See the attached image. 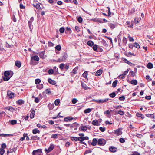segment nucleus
<instances>
[{"label":"nucleus","instance_id":"1","mask_svg":"<svg viewBox=\"0 0 155 155\" xmlns=\"http://www.w3.org/2000/svg\"><path fill=\"white\" fill-rule=\"evenodd\" d=\"M54 147V146L53 144H50L48 149H45V150L46 153H48L51 152Z\"/></svg>","mask_w":155,"mask_h":155},{"label":"nucleus","instance_id":"2","mask_svg":"<svg viewBox=\"0 0 155 155\" xmlns=\"http://www.w3.org/2000/svg\"><path fill=\"white\" fill-rule=\"evenodd\" d=\"M106 143V141L103 139H99L98 140V144L99 145L104 146Z\"/></svg>","mask_w":155,"mask_h":155},{"label":"nucleus","instance_id":"3","mask_svg":"<svg viewBox=\"0 0 155 155\" xmlns=\"http://www.w3.org/2000/svg\"><path fill=\"white\" fill-rule=\"evenodd\" d=\"M108 98H106L104 99H100L98 100H96L94 99H93L92 100V101L94 102H97L98 103H103L104 102H107L108 101Z\"/></svg>","mask_w":155,"mask_h":155},{"label":"nucleus","instance_id":"4","mask_svg":"<svg viewBox=\"0 0 155 155\" xmlns=\"http://www.w3.org/2000/svg\"><path fill=\"white\" fill-rule=\"evenodd\" d=\"M42 153L41 149H38L34 150L32 153V155H41Z\"/></svg>","mask_w":155,"mask_h":155},{"label":"nucleus","instance_id":"5","mask_svg":"<svg viewBox=\"0 0 155 155\" xmlns=\"http://www.w3.org/2000/svg\"><path fill=\"white\" fill-rule=\"evenodd\" d=\"M128 71L129 70L127 69V70L125 71L122 75L119 76L118 77V78L120 79L124 78H125V75L127 74Z\"/></svg>","mask_w":155,"mask_h":155},{"label":"nucleus","instance_id":"6","mask_svg":"<svg viewBox=\"0 0 155 155\" xmlns=\"http://www.w3.org/2000/svg\"><path fill=\"white\" fill-rule=\"evenodd\" d=\"M7 95L8 96L9 98H13L14 97V93L11 92L10 91H7Z\"/></svg>","mask_w":155,"mask_h":155},{"label":"nucleus","instance_id":"7","mask_svg":"<svg viewBox=\"0 0 155 155\" xmlns=\"http://www.w3.org/2000/svg\"><path fill=\"white\" fill-rule=\"evenodd\" d=\"M12 75H11L10 76L4 75V76L2 77V78L4 81H7L10 79Z\"/></svg>","mask_w":155,"mask_h":155},{"label":"nucleus","instance_id":"8","mask_svg":"<svg viewBox=\"0 0 155 155\" xmlns=\"http://www.w3.org/2000/svg\"><path fill=\"white\" fill-rule=\"evenodd\" d=\"M48 81L50 84L53 85H54L56 83L55 81L52 80L51 78L48 79Z\"/></svg>","mask_w":155,"mask_h":155},{"label":"nucleus","instance_id":"9","mask_svg":"<svg viewBox=\"0 0 155 155\" xmlns=\"http://www.w3.org/2000/svg\"><path fill=\"white\" fill-rule=\"evenodd\" d=\"M25 101L22 99H19L16 101V103L20 105H21L24 103Z\"/></svg>","mask_w":155,"mask_h":155},{"label":"nucleus","instance_id":"10","mask_svg":"<svg viewBox=\"0 0 155 155\" xmlns=\"http://www.w3.org/2000/svg\"><path fill=\"white\" fill-rule=\"evenodd\" d=\"M122 132L119 129H117L115 130V134L117 136L120 135L121 134Z\"/></svg>","mask_w":155,"mask_h":155},{"label":"nucleus","instance_id":"11","mask_svg":"<svg viewBox=\"0 0 155 155\" xmlns=\"http://www.w3.org/2000/svg\"><path fill=\"white\" fill-rule=\"evenodd\" d=\"M97 142L98 143V141L97 139L96 138H94L93 139L91 144L94 146H95L96 145Z\"/></svg>","mask_w":155,"mask_h":155},{"label":"nucleus","instance_id":"12","mask_svg":"<svg viewBox=\"0 0 155 155\" xmlns=\"http://www.w3.org/2000/svg\"><path fill=\"white\" fill-rule=\"evenodd\" d=\"M31 60H34L35 61H38L39 60V58L38 56L35 55L31 57Z\"/></svg>","mask_w":155,"mask_h":155},{"label":"nucleus","instance_id":"13","mask_svg":"<svg viewBox=\"0 0 155 155\" xmlns=\"http://www.w3.org/2000/svg\"><path fill=\"white\" fill-rule=\"evenodd\" d=\"M102 71V70L101 69H99L97 70L95 74V75L96 76H99L101 74Z\"/></svg>","mask_w":155,"mask_h":155},{"label":"nucleus","instance_id":"14","mask_svg":"<svg viewBox=\"0 0 155 155\" xmlns=\"http://www.w3.org/2000/svg\"><path fill=\"white\" fill-rule=\"evenodd\" d=\"M33 5L34 7H35L36 8L38 9H40L41 8L38 3H33Z\"/></svg>","mask_w":155,"mask_h":155},{"label":"nucleus","instance_id":"15","mask_svg":"<svg viewBox=\"0 0 155 155\" xmlns=\"http://www.w3.org/2000/svg\"><path fill=\"white\" fill-rule=\"evenodd\" d=\"M116 148L113 146H111L109 148L110 150L112 152H115L116 151Z\"/></svg>","mask_w":155,"mask_h":155},{"label":"nucleus","instance_id":"16","mask_svg":"<svg viewBox=\"0 0 155 155\" xmlns=\"http://www.w3.org/2000/svg\"><path fill=\"white\" fill-rule=\"evenodd\" d=\"M15 65L16 66L19 68L21 66V63L19 61H16L15 62Z\"/></svg>","mask_w":155,"mask_h":155},{"label":"nucleus","instance_id":"17","mask_svg":"<svg viewBox=\"0 0 155 155\" xmlns=\"http://www.w3.org/2000/svg\"><path fill=\"white\" fill-rule=\"evenodd\" d=\"M80 128L81 130L85 131L87 130V127L86 126H81Z\"/></svg>","mask_w":155,"mask_h":155},{"label":"nucleus","instance_id":"18","mask_svg":"<svg viewBox=\"0 0 155 155\" xmlns=\"http://www.w3.org/2000/svg\"><path fill=\"white\" fill-rule=\"evenodd\" d=\"M136 116L138 117H141L142 119H144L145 117L143 114L139 113H138L136 114Z\"/></svg>","mask_w":155,"mask_h":155},{"label":"nucleus","instance_id":"19","mask_svg":"<svg viewBox=\"0 0 155 155\" xmlns=\"http://www.w3.org/2000/svg\"><path fill=\"white\" fill-rule=\"evenodd\" d=\"M92 124L94 125L98 126L99 125L98 120H94L92 122Z\"/></svg>","mask_w":155,"mask_h":155},{"label":"nucleus","instance_id":"20","mask_svg":"<svg viewBox=\"0 0 155 155\" xmlns=\"http://www.w3.org/2000/svg\"><path fill=\"white\" fill-rule=\"evenodd\" d=\"M130 83L134 85H136L137 84V81L136 80H132L130 81Z\"/></svg>","mask_w":155,"mask_h":155},{"label":"nucleus","instance_id":"21","mask_svg":"<svg viewBox=\"0 0 155 155\" xmlns=\"http://www.w3.org/2000/svg\"><path fill=\"white\" fill-rule=\"evenodd\" d=\"M81 86L83 88L85 89H87L89 88L86 85V84L84 82H82L81 83Z\"/></svg>","mask_w":155,"mask_h":155},{"label":"nucleus","instance_id":"22","mask_svg":"<svg viewBox=\"0 0 155 155\" xmlns=\"http://www.w3.org/2000/svg\"><path fill=\"white\" fill-rule=\"evenodd\" d=\"M10 73H12L11 71H5L4 73L5 76H10L11 74H10Z\"/></svg>","mask_w":155,"mask_h":155},{"label":"nucleus","instance_id":"23","mask_svg":"<svg viewBox=\"0 0 155 155\" xmlns=\"http://www.w3.org/2000/svg\"><path fill=\"white\" fill-rule=\"evenodd\" d=\"M147 67L149 69H151L153 68V66L152 63L149 62L148 64Z\"/></svg>","mask_w":155,"mask_h":155},{"label":"nucleus","instance_id":"24","mask_svg":"<svg viewBox=\"0 0 155 155\" xmlns=\"http://www.w3.org/2000/svg\"><path fill=\"white\" fill-rule=\"evenodd\" d=\"M40 131L36 129H34L32 130V133L33 134H36V133H39Z\"/></svg>","mask_w":155,"mask_h":155},{"label":"nucleus","instance_id":"25","mask_svg":"<svg viewBox=\"0 0 155 155\" xmlns=\"http://www.w3.org/2000/svg\"><path fill=\"white\" fill-rule=\"evenodd\" d=\"M123 43L124 45L125 46L127 43V40L126 38L125 37H123Z\"/></svg>","mask_w":155,"mask_h":155},{"label":"nucleus","instance_id":"26","mask_svg":"<svg viewBox=\"0 0 155 155\" xmlns=\"http://www.w3.org/2000/svg\"><path fill=\"white\" fill-rule=\"evenodd\" d=\"M78 69V67H76L74 68L72 71V72L74 74H76L77 73V71Z\"/></svg>","mask_w":155,"mask_h":155},{"label":"nucleus","instance_id":"27","mask_svg":"<svg viewBox=\"0 0 155 155\" xmlns=\"http://www.w3.org/2000/svg\"><path fill=\"white\" fill-rule=\"evenodd\" d=\"M127 25H128V26L129 27H133V24L132 23H130V22L127 21L126 22Z\"/></svg>","mask_w":155,"mask_h":155},{"label":"nucleus","instance_id":"28","mask_svg":"<svg viewBox=\"0 0 155 155\" xmlns=\"http://www.w3.org/2000/svg\"><path fill=\"white\" fill-rule=\"evenodd\" d=\"M146 116L148 117H151V118H154V116L153 114H146Z\"/></svg>","mask_w":155,"mask_h":155},{"label":"nucleus","instance_id":"29","mask_svg":"<svg viewBox=\"0 0 155 155\" xmlns=\"http://www.w3.org/2000/svg\"><path fill=\"white\" fill-rule=\"evenodd\" d=\"M67 54L65 53H63V55L62 56V58L64 59V60L65 61L66 60V59L67 58Z\"/></svg>","mask_w":155,"mask_h":155},{"label":"nucleus","instance_id":"30","mask_svg":"<svg viewBox=\"0 0 155 155\" xmlns=\"http://www.w3.org/2000/svg\"><path fill=\"white\" fill-rule=\"evenodd\" d=\"M117 82V80H115L113 82L112 84V87H116Z\"/></svg>","mask_w":155,"mask_h":155},{"label":"nucleus","instance_id":"31","mask_svg":"<svg viewBox=\"0 0 155 155\" xmlns=\"http://www.w3.org/2000/svg\"><path fill=\"white\" fill-rule=\"evenodd\" d=\"M40 138L39 137H38L37 136H32L31 137V139L33 140H39Z\"/></svg>","mask_w":155,"mask_h":155},{"label":"nucleus","instance_id":"32","mask_svg":"<svg viewBox=\"0 0 155 155\" xmlns=\"http://www.w3.org/2000/svg\"><path fill=\"white\" fill-rule=\"evenodd\" d=\"M60 103V100L59 99H57L55 100L54 102V104L55 105H58Z\"/></svg>","mask_w":155,"mask_h":155},{"label":"nucleus","instance_id":"33","mask_svg":"<svg viewBox=\"0 0 155 155\" xmlns=\"http://www.w3.org/2000/svg\"><path fill=\"white\" fill-rule=\"evenodd\" d=\"M35 111H34V110H33L31 114H30V117L31 118H34V115H35Z\"/></svg>","mask_w":155,"mask_h":155},{"label":"nucleus","instance_id":"34","mask_svg":"<svg viewBox=\"0 0 155 155\" xmlns=\"http://www.w3.org/2000/svg\"><path fill=\"white\" fill-rule=\"evenodd\" d=\"M64 59L62 58V57H61L60 58H59L56 61L57 62H61L64 61Z\"/></svg>","mask_w":155,"mask_h":155},{"label":"nucleus","instance_id":"35","mask_svg":"<svg viewBox=\"0 0 155 155\" xmlns=\"http://www.w3.org/2000/svg\"><path fill=\"white\" fill-rule=\"evenodd\" d=\"M37 88L39 89H41L43 87V84H40L37 85Z\"/></svg>","mask_w":155,"mask_h":155},{"label":"nucleus","instance_id":"36","mask_svg":"<svg viewBox=\"0 0 155 155\" xmlns=\"http://www.w3.org/2000/svg\"><path fill=\"white\" fill-rule=\"evenodd\" d=\"M108 25L112 29H114L115 27L114 25L111 23H109Z\"/></svg>","mask_w":155,"mask_h":155},{"label":"nucleus","instance_id":"37","mask_svg":"<svg viewBox=\"0 0 155 155\" xmlns=\"http://www.w3.org/2000/svg\"><path fill=\"white\" fill-rule=\"evenodd\" d=\"M87 45L89 46H92L93 45L94 43L92 41H89L87 42Z\"/></svg>","mask_w":155,"mask_h":155},{"label":"nucleus","instance_id":"38","mask_svg":"<svg viewBox=\"0 0 155 155\" xmlns=\"http://www.w3.org/2000/svg\"><path fill=\"white\" fill-rule=\"evenodd\" d=\"M58 135H59V134H53L51 135V137L54 139L57 138L58 137Z\"/></svg>","mask_w":155,"mask_h":155},{"label":"nucleus","instance_id":"39","mask_svg":"<svg viewBox=\"0 0 155 155\" xmlns=\"http://www.w3.org/2000/svg\"><path fill=\"white\" fill-rule=\"evenodd\" d=\"M91 109L88 108V109H85L84 110V112L85 113H90V112H91Z\"/></svg>","mask_w":155,"mask_h":155},{"label":"nucleus","instance_id":"40","mask_svg":"<svg viewBox=\"0 0 155 155\" xmlns=\"http://www.w3.org/2000/svg\"><path fill=\"white\" fill-rule=\"evenodd\" d=\"M55 49L58 51H60L61 49V47L60 45H58L55 47Z\"/></svg>","mask_w":155,"mask_h":155},{"label":"nucleus","instance_id":"41","mask_svg":"<svg viewBox=\"0 0 155 155\" xmlns=\"http://www.w3.org/2000/svg\"><path fill=\"white\" fill-rule=\"evenodd\" d=\"M116 95V94L115 92H113L109 94V96L112 98H114L115 97Z\"/></svg>","mask_w":155,"mask_h":155},{"label":"nucleus","instance_id":"42","mask_svg":"<svg viewBox=\"0 0 155 155\" xmlns=\"http://www.w3.org/2000/svg\"><path fill=\"white\" fill-rule=\"evenodd\" d=\"M64 30L65 28L64 27H61L59 29L60 32L61 33H64Z\"/></svg>","mask_w":155,"mask_h":155},{"label":"nucleus","instance_id":"43","mask_svg":"<svg viewBox=\"0 0 155 155\" xmlns=\"http://www.w3.org/2000/svg\"><path fill=\"white\" fill-rule=\"evenodd\" d=\"M68 32L69 33H71V31L70 28L67 27L66 28V30L65 31V32L66 33H67Z\"/></svg>","mask_w":155,"mask_h":155},{"label":"nucleus","instance_id":"44","mask_svg":"<svg viewBox=\"0 0 155 155\" xmlns=\"http://www.w3.org/2000/svg\"><path fill=\"white\" fill-rule=\"evenodd\" d=\"M41 82V80L39 79H36L35 80V83L36 84H39Z\"/></svg>","mask_w":155,"mask_h":155},{"label":"nucleus","instance_id":"45","mask_svg":"<svg viewBox=\"0 0 155 155\" xmlns=\"http://www.w3.org/2000/svg\"><path fill=\"white\" fill-rule=\"evenodd\" d=\"M17 120H12L10 122V123L12 125H14L16 124Z\"/></svg>","mask_w":155,"mask_h":155},{"label":"nucleus","instance_id":"46","mask_svg":"<svg viewBox=\"0 0 155 155\" xmlns=\"http://www.w3.org/2000/svg\"><path fill=\"white\" fill-rule=\"evenodd\" d=\"M83 76L85 78H86L87 76V72L86 71H85L83 74Z\"/></svg>","mask_w":155,"mask_h":155},{"label":"nucleus","instance_id":"47","mask_svg":"<svg viewBox=\"0 0 155 155\" xmlns=\"http://www.w3.org/2000/svg\"><path fill=\"white\" fill-rule=\"evenodd\" d=\"M54 44L51 41H49L48 43V45L49 47H52L54 46Z\"/></svg>","mask_w":155,"mask_h":155},{"label":"nucleus","instance_id":"48","mask_svg":"<svg viewBox=\"0 0 155 155\" xmlns=\"http://www.w3.org/2000/svg\"><path fill=\"white\" fill-rule=\"evenodd\" d=\"M11 135H12L9 134H0V136H2V137L10 136Z\"/></svg>","mask_w":155,"mask_h":155},{"label":"nucleus","instance_id":"49","mask_svg":"<svg viewBox=\"0 0 155 155\" xmlns=\"http://www.w3.org/2000/svg\"><path fill=\"white\" fill-rule=\"evenodd\" d=\"M78 137H71V140H75L77 141L78 140Z\"/></svg>","mask_w":155,"mask_h":155},{"label":"nucleus","instance_id":"50","mask_svg":"<svg viewBox=\"0 0 155 155\" xmlns=\"http://www.w3.org/2000/svg\"><path fill=\"white\" fill-rule=\"evenodd\" d=\"M45 91L46 93L48 94H50L51 93V91L50 90V89H46L45 90Z\"/></svg>","mask_w":155,"mask_h":155},{"label":"nucleus","instance_id":"51","mask_svg":"<svg viewBox=\"0 0 155 155\" xmlns=\"http://www.w3.org/2000/svg\"><path fill=\"white\" fill-rule=\"evenodd\" d=\"M134 46L137 48H140V46L139 45L138 43L136 42L134 43Z\"/></svg>","mask_w":155,"mask_h":155},{"label":"nucleus","instance_id":"52","mask_svg":"<svg viewBox=\"0 0 155 155\" xmlns=\"http://www.w3.org/2000/svg\"><path fill=\"white\" fill-rule=\"evenodd\" d=\"M82 18L81 17H79L78 19V22L80 23H81L82 22Z\"/></svg>","mask_w":155,"mask_h":155},{"label":"nucleus","instance_id":"53","mask_svg":"<svg viewBox=\"0 0 155 155\" xmlns=\"http://www.w3.org/2000/svg\"><path fill=\"white\" fill-rule=\"evenodd\" d=\"M78 140L81 142H82L84 141L83 137H78Z\"/></svg>","mask_w":155,"mask_h":155},{"label":"nucleus","instance_id":"54","mask_svg":"<svg viewBox=\"0 0 155 155\" xmlns=\"http://www.w3.org/2000/svg\"><path fill=\"white\" fill-rule=\"evenodd\" d=\"M64 64L61 63L60 65L59 68L61 70L63 69L64 67Z\"/></svg>","mask_w":155,"mask_h":155},{"label":"nucleus","instance_id":"55","mask_svg":"<svg viewBox=\"0 0 155 155\" xmlns=\"http://www.w3.org/2000/svg\"><path fill=\"white\" fill-rule=\"evenodd\" d=\"M105 127H100L99 128V129L102 132H103L105 130Z\"/></svg>","mask_w":155,"mask_h":155},{"label":"nucleus","instance_id":"56","mask_svg":"<svg viewBox=\"0 0 155 155\" xmlns=\"http://www.w3.org/2000/svg\"><path fill=\"white\" fill-rule=\"evenodd\" d=\"M97 45H93V49L94 51H96L97 49Z\"/></svg>","mask_w":155,"mask_h":155},{"label":"nucleus","instance_id":"57","mask_svg":"<svg viewBox=\"0 0 155 155\" xmlns=\"http://www.w3.org/2000/svg\"><path fill=\"white\" fill-rule=\"evenodd\" d=\"M48 73L49 74H52L53 73V70L52 69H49L48 70Z\"/></svg>","mask_w":155,"mask_h":155},{"label":"nucleus","instance_id":"58","mask_svg":"<svg viewBox=\"0 0 155 155\" xmlns=\"http://www.w3.org/2000/svg\"><path fill=\"white\" fill-rule=\"evenodd\" d=\"M112 110L109 111V110H107V111H105L104 112V114H107L108 115H109L110 114V111H111Z\"/></svg>","mask_w":155,"mask_h":155},{"label":"nucleus","instance_id":"59","mask_svg":"<svg viewBox=\"0 0 155 155\" xmlns=\"http://www.w3.org/2000/svg\"><path fill=\"white\" fill-rule=\"evenodd\" d=\"M119 141L120 142L122 143H124L125 142V140L123 138H120L119 139Z\"/></svg>","mask_w":155,"mask_h":155},{"label":"nucleus","instance_id":"60","mask_svg":"<svg viewBox=\"0 0 155 155\" xmlns=\"http://www.w3.org/2000/svg\"><path fill=\"white\" fill-rule=\"evenodd\" d=\"M1 147L2 149H5L6 147V145L5 143H3L1 145Z\"/></svg>","mask_w":155,"mask_h":155},{"label":"nucleus","instance_id":"61","mask_svg":"<svg viewBox=\"0 0 155 155\" xmlns=\"http://www.w3.org/2000/svg\"><path fill=\"white\" fill-rule=\"evenodd\" d=\"M119 99L120 101H124L125 99V97L124 96H122L119 97Z\"/></svg>","mask_w":155,"mask_h":155},{"label":"nucleus","instance_id":"62","mask_svg":"<svg viewBox=\"0 0 155 155\" xmlns=\"http://www.w3.org/2000/svg\"><path fill=\"white\" fill-rule=\"evenodd\" d=\"M0 154L1 155H3L5 152V150L4 149H1L0 150Z\"/></svg>","mask_w":155,"mask_h":155},{"label":"nucleus","instance_id":"63","mask_svg":"<svg viewBox=\"0 0 155 155\" xmlns=\"http://www.w3.org/2000/svg\"><path fill=\"white\" fill-rule=\"evenodd\" d=\"M128 37L129 38V41L130 42H133L134 41V40L133 38L131 37L130 36H128Z\"/></svg>","mask_w":155,"mask_h":155},{"label":"nucleus","instance_id":"64","mask_svg":"<svg viewBox=\"0 0 155 155\" xmlns=\"http://www.w3.org/2000/svg\"><path fill=\"white\" fill-rule=\"evenodd\" d=\"M124 112L121 110H119L118 111V114H119L122 115L124 114Z\"/></svg>","mask_w":155,"mask_h":155}]
</instances>
